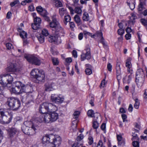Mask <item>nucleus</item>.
<instances>
[{
    "label": "nucleus",
    "mask_w": 147,
    "mask_h": 147,
    "mask_svg": "<svg viewBox=\"0 0 147 147\" xmlns=\"http://www.w3.org/2000/svg\"><path fill=\"white\" fill-rule=\"evenodd\" d=\"M14 73L8 74H4L0 76V83L5 86L10 87L11 84L14 76Z\"/></svg>",
    "instance_id": "1"
},
{
    "label": "nucleus",
    "mask_w": 147,
    "mask_h": 147,
    "mask_svg": "<svg viewBox=\"0 0 147 147\" xmlns=\"http://www.w3.org/2000/svg\"><path fill=\"white\" fill-rule=\"evenodd\" d=\"M59 118L58 114L56 111H51L49 113L46 114L44 115V118H42L40 121L44 120L47 123H50L56 121Z\"/></svg>",
    "instance_id": "2"
},
{
    "label": "nucleus",
    "mask_w": 147,
    "mask_h": 147,
    "mask_svg": "<svg viewBox=\"0 0 147 147\" xmlns=\"http://www.w3.org/2000/svg\"><path fill=\"white\" fill-rule=\"evenodd\" d=\"M6 103L10 109L13 110H18L20 106V101L14 97L8 98Z\"/></svg>",
    "instance_id": "3"
},
{
    "label": "nucleus",
    "mask_w": 147,
    "mask_h": 147,
    "mask_svg": "<svg viewBox=\"0 0 147 147\" xmlns=\"http://www.w3.org/2000/svg\"><path fill=\"white\" fill-rule=\"evenodd\" d=\"M145 77L143 70L141 68L138 69L136 72V82L139 87L142 86L145 80Z\"/></svg>",
    "instance_id": "4"
},
{
    "label": "nucleus",
    "mask_w": 147,
    "mask_h": 147,
    "mask_svg": "<svg viewBox=\"0 0 147 147\" xmlns=\"http://www.w3.org/2000/svg\"><path fill=\"white\" fill-rule=\"evenodd\" d=\"M91 58L90 48L89 46L86 47L81 55V60L83 61L85 59L89 60Z\"/></svg>",
    "instance_id": "5"
},
{
    "label": "nucleus",
    "mask_w": 147,
    "mask_h": 147,
    "mask_svg": "<svg viewBox=\"0 0 147 147\" xmlns=\"http://www.w3.org/2000/svg\"><path fill=\"white\" fill-rule=\"evenodd\" d=\"M56 16V15L55 14L52 17V21L50 22L49 23L50 27L51 28H54L55 30L60 26L59 23L57 20Z\"/></svg>",
    "instance_id": "6"
},
{
    "label": "nucleus",
    "mask_w": 147,
    "mask_h": 147,
    "mask_svg": "<svg viewBox=\"0 0 147 147\" xmlns=\"http://www.w3.org/2000/svg\"><path fill=\"white\" fill-rule=\"evenodd\" d=\"M22 101L27 105L32 104L34 102L33 98L31 95H28L25 96H23L22 98Z\"/></svg>",
    "instance_id": "7"
},
{
    "label": "nucleus",
    "mask_w": 147,
    "mask_h": 147,
    "mask_svg": "<svg viewBox=\"0 0 147 147\" xmlns=\"http://www.w3.org/2000/svg\"><path fill=\"white\" fill-rule=\"evenodd\" d=\"M12 118V115L7 112V109H5L4 114L2 116L1 119L5 123H8L11 121Z\"/></svg>",
    "instance_id": "8"
},
{
    "label": "nucleus",
    "mask_w": 147,
    "mask_h": 147,
    "mask_svg": "<svg viewBox=\"0 0 147 147\" xmlns=\"http://www.w3.org/2000/svg\"><path fill=\"white\" fill-rule=\"evenodd\" d=\"M41 19L40 18L37 17V32L38 30H39V32H40L41 31L42 32V35L45 36H47L49 34V33L48 30L45 29L41 30L40 24L41 22Z\"/></svg>",
    "instance_id": "9"
},
{
    "label": "nucleus",
    "mask_w": 147,
    "mask_h": 147,
    "mask_svg": "<svg viewBox=\"0 0 147 147\" xmlns=\"http://www.w3.org/2000/svg\"><path fill=\"white\" fill-rule=\"evenodd\" d=\"M22 131L26 134L28 135H33L35 134V130L30 128L28 127H26L25 126H22Z\"/></svg>",
    "instance_id": "10"
},
{
    "label": "nucleus",
    "mask_w": 147,
    "mask_h": 147,
    "mask_svg": "<svg viewBox=\"0 0 147 147\" xmlns=\"http://www.w3.org/2000/svg\"><path fill=\"white\" fill-rule=\"evenodd\" d=\"M37 122L36 121L32 122L30 121H25L22 126H25L33 129L36 130Z\"/></svg>",
    "instance_id": "11"
},
{
    "label": "nucleus",
    "mask_w": 147,
    "mask_h": 147,
    "mask_svg": "<svg viewBox=\"0 0 147 147\" xmlns=\"http://www.w3.org/2000/svg\"><path fill=\"white\" fill-rule=\"evenodd\" d=\"M56 137L53 135H47L43 137L42 140L45 142H49L52 144L53 142H54V141Z\"/></svg>",
    "instance_id": "12"
},
{
    "label": "nucleus",
    "mask_w": 147,
    "mask_h": 147,
    "mask_svg": "<svg viewBox=\"0 0 147 147\" xmlns=\"http://www.w3.org/2000/svg\"><path fill=\"white\" fill-rule=\"evenodd\" d=\"M19 70V68L15 63H11L7 68L8 72H15Z\"/></svg>",
    "instance_id": "13"
},
{
    "label": "nucleus",
    "mask_w": 147,
    "mask_h": 147,
    "mask_svg": "<svg viewBox=\"0 0 147 147\" xmlns=\"http://www.w3.org/2000/svg\"><path fill=\"white\" fill-rule=\"evenodd\" d=\"M27 61L32 64L37 65V58L34 55H27L25 56Z\"/></svg>",
    "instance_id": "14"
},
{
    "label": "nucleus",
    "mask_w": 147,
    "mask_h": 147,
    "mask_svg": "<svg viewBox=\"0 0 147 147\" xmlns=\"http://www.w3.org/2000/svg\"><path fill=\"white\" fill-rule=\"evenodd\" d=\"M65 32L63 28L60 26L55 30V35L61 38V36H64Z\"/></svg>",
    "instance_id": "15"
},
{
    "label": "nucleus",
    "mask_w": 147,
    "mask_h": 147,
    "mask_svg": "<svg viewBox=\"0 0 147 147\" xmlns=\"http://www.w3.org/2000/svg\"><path fill=\"white\" fill-rule=\"evenodd\" d=\"M49 41L50 42H54L55 43H61V40L60 37L55 35L50 36L48 39Z\"/></svg>",
    "instance_id": "16"
},
{
    "label": "nucleus",
    "mask_w": 147,
    "mask_h": 147,
    "mask_svg": "<svg viewBox=\"0 0 147 147\" xmlns=\"http://www.w3.org/2000/svg\"><path fill=\"white\" fill-rule=\"evenodd\" d=\"M45 78V73L44 71L41 69L38 71V74H37V81L39 82H43Z\"/></svg>",
    "instance_id": "17"
},
{
    "label": "nucleus",
    "mask_w": 147,
    "mask_h": 147,
    "mask_svg": "<svg viewBox=\"0 0 147 147\" xmlns=\"http://www.w3.org/2000/svg\"><path fill=\"white\" fill-rule=\"evenodd\" d=\"M128 75L126 76L123 78V82L129 83L132 78L134 77L132 72H128Z\"/></svg>",
    "instance_id": "18"
},
{
    "label": "nucleus",
    "mask_w": 147,
    "mask_h": 147,
    "mask_svg": "<svg viewBox=\"0 0 147 147\" xmlns=\"http://www.w3.org/2000/svg\"><path fill=\"white\" fill-rule=\"evenodd\" d=\"M39 111L41 113H45L48 112L46 102H44L40 105Z\"/></svg>",
    "instance_id": "19"
},
{
    "label": "nucleus",
    "mask_w": 147,
    "mask_h": 147,
    "mask_svg": "<svg viewBox=\"0 0 147 147\" xmlns=\"http://www.w3.org/2000/svg\"><path fill=\"white\" fill-rule=\"evenodd\" d=\"M55 94L52 95L51 99L52 101L57 103H62L63 100V98H61L59 96H55Z\"/></svg>",
    "instance_id": "20"
},
{
    "label": "nucleus",
    "mask_w": 147,
    "mask_h": 147,
    "mask_svg": "<svg viewBox=\"0 0 147 147\" xmlns=\"http://www.w3.org/2000/svg\"><path fill=\"white\" fill-rule=\"evenodd\" d=\"M46 104L47 108L48 111H56L58 110L57 108L53 104L46 102Z\"/></svg>",
    "instance_id": "21"
},
{
    "label": "nucleus",
    "mask_w": 147,
    "mask_h": 147,
    "mask_svg": "<svg viewBox=\"0 0 147 147\" xmlns=\"http://www.w3.org/2000/svg\"><path fill=\"white\" fill-rule=\"evenodd\" d=\"M31 88V86L29 85H25L23 84L22 86V93L25 92L26 93L29 92L30 91V89Z\"/></svg>",
    "instance_id": "22"
},
{
    "label": "nucleus",
    "mask_w": 147,
    "mask_h": 147,
    "mask_svg": "<svg viewBox=\"0 0 147 147\" xmlns=\"http://www.w3.org/2000/svg\"><path fill=\"white\" fill-rule=\"evenodd\" d=\"M17 132V130L15 128H11L8 130V134L10 137H13Z\"/></svg>",
    "instance_id": "23"
},
{
    "label": "nucleus",
    "mask_w": 147,
    "mask_h": 147,
    "mask_svg": "<svg viewBox=\"0 0 147 147\" xmlns=\"http://www.w3.org/2000/svg\"><path fill=\"white\" fill-rule=\"evenodd\" d=\"M59 13L61 18H62L64 15H66L67 13L66 9L62 7L59 9Z\"/></svg>",
    "instance_id": "24"
},
{
    "label": "nucleus",
    "mask_w": 147,
    "mask_h": 147,
    "mask_svg": "<svg viewBox=\"0 0 147 147\" xmlns=\"http://www.w3.org/2000/svg\"><path fill=\"white\" fill-rule=\"evenodd\" d=\"M125 66L127 68V71L128 72H132V65L130 61L128 59L125 63Z\"/></svg>",
    "instance_id": "25"
},
{
    "label": "nucleus",
    "mask_w": 147,
    "mask_h": 147,
    "mask_svg": "<svg viewBox=\"0 0 147 147\" xmlns=\"http://www.w3.org/2000/svg\"><path fill=\"white\" fill-rule=\"evenodd\" d=\"M53 4L55 7L57 8L61 7L63 6V3L60 0H53Z\"/></svg>",
    "instance_id": "26"
},
{
    "label": "nucleus",
    "mask_w": 147,
    "mask_h": 147,
    "mask_svg": "<svg viewBox=\"0 0 147 147\" xmlns=\"http://www.w3.org/2000/svg\"><path fill=\"white\" fill-rule=\"evenodd\" d=\"M61 138L60 137H56L54 141V142L52 143L54 144L55 147H58L61 144Z\"/></svg>",
    "instance_id": "27"
},
{
    "label": "nucleus",
    "mask_w": 147,
    "mask_h": 147,
    "mask_svg": "<svg viewBox=\"0 0 147 147\" xmlns=\"http://www.w3.org/2000/svg\"><path fill=\"white\" fill-rule=\"evenodd\" d=\"M12 91L15 94H19L22 93L21 88L16 87L13 86L12 87Z\"/></svg>",
    "instance_id": "28"
},
{
    "label": "nucleus",
    "mask_w": 147,
    "mask_h": 147,
    "mask_svg": "<svg viewBox=\"0 0 147 147\" xmlns=\"http://www.w3.org/2000/svg\"><path fill=\"white\" fill-rule=\"evenodd\" d=\"M47 12V11L40 6L37 7V12L41 16L45 14Z\"/></svg>",
    "instance_id": "29"
},
{
    "label": "nucleus",
    "mask_w": 147,
    "mask_h": 147,
    "mask_svg": "<svg viewBox=\"0 0 147 147\" xmlns=\"http://www.w3.org/2000/svg\"><path fill=\"white\" fill-rule=\"evenodd\" d=\"M146 0H140V3L138 6L139 11H141L143 9V6L145 4V1Z\"/></svg>",
    "instance_id": "30"
},
{
    "label": "nucleus",
    "mask_w": 147,
    "mask_h": 147,
    "mask_svg": "<svg viewBox=\"0 0 147 147\" xmlns=\"http://www.w3.org/2000/svg\"><path fill=\"white\" fill-rule=\"evenodd\" d=\"M30 75L32 78L35 79V82H36V80L37 79V72L36 69H32L30 72Z\"/></svg>",
    "instance_id": "31"
},
{
    "label": "nucleus",
    "mask_w": 147,
    "mask_h": 147,
    "mask_svg": "<svg viewBox=\"0 0 147 147\" xmlns=\"http://www.w3.org/2000/svg\"><path fill=\"white\" fill-rule=\"evenodd\" d=\"M22 30V29L20 28H19L18 29V31L20 32V36L22 38H26L27 35V33L23 31H22L21 32Z\"/></svg>",
    "instance_id": "32"
},
{
    "label": "nucleus",
    "mask_w": 147,
    "mask_h": 147,
    "mask_svg": "<svg viewBox=\"0 0 147 147\" xmlns=\"http://www.w3.org/2000/svg\"><path fill=\"white\" fill-rule=\"evenodd\" d=\"M104 143H103L102 140H100L97 144L96 143H94L93 144L92 147H105Z\"/></svg>",
    "instance_id": "33"
},
{
    "label": "nucleus",
    "mask_w": 147,
    "mask_h": 147,
    "mask_svg": "<svg viewBox=\"0 0 147 147\" xmlns=\"http://www.w3.org/2000/svg\"><path fill=\"white\" fill-rule=\"evenodd\" d=\"M137 17L136 14L134 13H132L131 16L130 18V20L129 21V23H132L133 24L135 22V20L137 18Z\"/></svg>",
    "instance_id": "34"
},
{
    "label": "nucleus",
    "mask_w": 147,
    "mask_h": 147,
    "mask_svg": "<svg viewBox=\"0 0 147 147\" xmlns=\"http://www.w3.org/2000/svg\"><path fill=\"white\" fill-rule=\"evenodd\" d=\"M23 84L20 81H16L14 82L12 84L13 86L18 87L19 88H22Z\"/></svg>",
    "instance_id": "35"
},
{
    "label": "nucleus",
    "mask_w": 147,
    "mask_h": 147,
    "mask_svg": "<svg viewBox=\"0 0 147 147\" xmlns=\"http://www.w3.org/2000/svg\"><path fill=\"white\" fill-rule=\"evenodd\" d=\"M82 19L84 21H88L89 20V17L88 13L85 12L83 15Z\"/></svg>",
    "instance_id": "36"
},
{
    "label": "nucleus",
    "mask_w": 147,
    "mask_h": 147,
    "mask_svg": "<svg viewBox=\"0 0 147 147\" xmlns=\"http://www.w3.org/2000/svg\"><path fill=\"white\" fill-rule=\"evenodd\" d=\"M71 20V18L69 15H67L65 16V19L64 22V23L65 25H66L67 23L69 22Z\"/></svg>",
    "instance_id": "37"
},
{
    "label": "nucleus",
    "mask_w": 147,
    "mask_h": 147,
    "mask_svg": "<svg viewBox=\"0 0 147 147\" xmlns=\"http://www.w3.org/2000/svg\"><path fill=\"white\" fill-rule=\"evenodd\" d=\"M120 63H117L116 65V74H121V68L120 67Z\"/></svg>",
    "instance_id": "38"
},
{
    "label": "nucleus",
    "mask_w": 147,
    "mask_h": 147,
    "mask_svg": "<svg viewBox=\"0 0 147 147\" xmlns=\"http://www.w3.org/2000/svg\"><path fill=\"white\" fill-rule=\"evenodd\" d=\"M135 103L134 105V107L136 109H138L140 105V102L138 98H136L134 100Z\"/></svg>",
    "instance_id": "39"
},
{
    "label": "nucleus",
    "mask_w": 147,
    "mask_h": 147,
    "mask_svg": "<svg viewBox=\"0 0 147 147\" xmlns=\"http://www.w3.org/2000/svg\"><path fill=\"white\" fill-rule=\"evenodd\" d=\"M52 61L54 65H58L59 63V61L57 58L52 57Z\"/></svg>",
    "instance_id": "40"
},
{
    "label": "nucleus",
    "mask_w": 147,
    "mask_h": 147,
    "mask_svg": "<svg viewBox=\"0 0 147 147\" xmlns=\"http://www.w3.org/2000/svg\"><path fill=\"white\" fill-rule=\"evenodd\" d=\"M87 114L89 117H93L94 116V111L92 110H90L88 111Z\"/></svg>",
    "instance_id": "41"
},
{
    "label": "nucleus",
    "mask_w": 147,
    "mask_h": 147,
    "mask_svg": "<svg viewBox=\"0 0 147 147\" xmlns=\"http://www.w3.org/2000/svg\"><path fill=\"white\" fill-rule=\"evenodd\" d=\"M45 90L47 91H51L53 90V88L51 86L50 84H46Z\"/></svg>",
    "instance_id": "42"
},
{
    "label": "nucleus",
    "mask_w": 147,
    "mask_h": 147,
    "mask_svg": "<svg viewBox=\"0 0 147 147\" xmlns=\"http://www.w3.org/2000/svg\"><path fill=\"white\" fill-rule=\"evenodd\" d=\"M34 22V23L32 24V28L33 30V32H36L37 30V22Z\"/></svg>",
    "instance_id": "43"
},
{
    "label": "nucleus",
    "mask_w": 147,
    "mask_h": 147,
    "mask_svg": "<svg viewBox=\"0 0 147 147\" xmlns=\"http://www.w3.org/2000/svg\"><path fill=\"white\" fill-rule=\"evenodd\" d=\"M92 126L94 129H97L99 126V124L96 121H93Z\"/></svg>",
    "instance_id": "44"
},
{
    "label": "nucleus",
    "mask_w": 147,
    "mask_h": 147,
    "mask_svg": "<svg viewBox=\"0 0 147 147\" xmlns=\"http://www.w3.org/2000/svg\"><path fill=\"white\" fill-rule=\"evenodd\" d=\"M47 12L45 14H43L42 16L44 18L45 20L47 21L50 22V20L49 18L47 16Z\"/></svg>",
    "instance_id": "45"
},
{
    "label": "nucleus",
    "mask_w": 147,
    "mask_h": 147,
    "mask_svg": "<svg viewBox=\"0 0 147 147\" xmlns=\"http://www.w3.org/2000/svg\"><path fill=\"white\" fill-rule=\"evenodd\" d=\"M74 19L75 22L77 23H79L81 21L80 18L79 16L78 15H76L74 17Z\"/></svg>",
    "instance_id": "46"
},
{
    "label": "nucleus",
    "mask_w": 147,
    "mask_h": 147,
    "mask_svg": "<svg viewBox=\"0 0 147 147\" xmlns=\"http://www.w3.org/2000/svg\"><path fill=\"white\" fill-rule=\"evenodd\" d=\"M83 138V135L82 134H81L77 137L76 140L78 142H80L81 141Z\"/></svg>",
    "instance_id": "47"
},
{
    "label": "nucleus",
    "mask_w": 147,
    "mask_h": 147,
    "mask_svg": "<svg viewBox=\"0 0 147 147\" xmlns=\"http://www.w3.org/2000/svg\"><path fill=\"white\" fill-rule=\"evenodd\" d=\"M75 12L78 14H81L82 13V10L80 8L76 7L75 9Z\"/></svg>",
    "instance_id": "48"
},
{
    "label": "nucleus",
    "mask_w": 147,
    "mask_h": 147,
    "mask_svg": "<svg viewBox=\"0 0 147 147\" xmlns=\"http://www.w3.org/2000/svg\"><path fill=\"white\" fill-rule=\"evenodd\" d=\"M43 60L40 57H37V65H39L43 63Z\"/></svg>",
    "instance_id": "49"
},
{
    "label": "nucleus",
    "mask_w": 147,
    "mask_h": 147,
    "mask_svg": "<svg viewBox=\"0 0 147 147\" xmlns=\"http://www.w3.org/2000/svg\"><path fill=\"white\" fill-rule=\"evenodd\" d=\"M6 46L7 47V50H10L13 48V47L12 45L10 43H7L6 45Z\"/></svg>",
    "instance_id": "50"
},
{
    "label": "nucleus",
    "mask_w": 147,
    "mask_h": 147,
    "mask_svg": "<svg viewBox=\"0 0 147 147\" xmlns=\"http://www.w3.org/2000/svg\"><path fill=\"white\" fill-rule=\"evenodd\" d=\"M117 33L120 35H123L124 33V30L123 29H119L117 30Z\"/></svg>",
    "instance_id": "51"
},
{
    "label": "nucleus",
    "mask_w": 147,
    "mask_h": 147,
    "mask_svg": "<svg viewBox=\"0 0 147 147\" xmlns=\"http://www.w3.org/2000/svg\"><path fill=\"white\" fill-rule=\"evenodd\" d=\"M19 3L20 2L18 0H16L14 1L11 2L10 3V5L11 7H12L15 5Z\"/></svg>",
    "instance_id": "52"
},
{
    "label": "nucleus",
    "mask_w": 147,
    "mask_h": 147,
    "mask_svg": "<svg viewBox=\"0 0 147 147\" xmlns=\"http://www.w3.org/2000/svg\"><path fill=\"white\" fill-rule=\"evenodd\" d=\"M39 42L40 43H43L44 42V36L40 35L38 38Z\"/></svg>",
    "instance_id": "53"
},
{
    "label": "nucleus",
    "mask_w": 147,
    "mask_h": 147,
    "mask_svg": "<svg viewBox=\"0 0 147 147\" xmlns=\"http://www.w3.org/2000/svg\"><path fill=\"white\" fill-rule=\"evenodd\" d=\"M80 114V112L79 111H76L74 112L73 114V116L74 118L76 119L78 117L79 115Z\"/></svg>",
    "instance_id": "54"
},
{
    "label": "nucleus",
    "mask_w": 147,
    "mask_h": 147,
    "mask_svg": "<svg viewBox=\"0 0 147 147\" xmlns=\"http://www.w3.org/2000/svg\"><path fill=\"white\" fill-rule=\"evenodd\" d=\"M133 138L132 140L133 141L135 140H138L139 138L137 136V135L135 133H132Z\"/></svg>",
    "instance_id": "55"
},
{
    "label": "nucleus",
    "mask_w": 147,
    "mask_h": 147,
    "mask_svg": "<svg viewBox=\"0 0 147 147\" xmlns=\"http://www.w3.org/2000/svg\"><path fill=\"white\" fill-rule=\"evenodd\" d=\"M86 74L87 75H90L92 73V70L89 68H86L85 71Z\"/></svg>",
    "instance_id": "56"
},
{
    "label": "nucleus",
    "mask_w": 147,
    "mask_h": 147,
    "mask_svg": "<svg viewBox=\"0 0 147 147\" xmlns=\"http://www.w3.org/2000/svg\"><path fill=\"white\" fill-rule=\"evenodd\" d=\"M93 36H96L98 37H99L100 38L102 36V33L101 31H98L96 32L95 34L93 35Z\"/></svg>",
    "instance_id": "57"
},
{
    "label": "nucleus",
    "mask_w": 147,
    "mask_h": 147,
    "mask_svg": "<svg viewBox=\"0 0 147 147\" xmlns=\"http://www.w3.org/2000/svg\"><path fill=\"white\" fill-rule=\"evenodd\" d=\"M132 145L134 147H139V143L137 141H134L132 143Z\"/></svg>",
    "instance_id": "58"
},
{
    "label": "nucleus",
    "mask_w": 147,
    "mask_h": 147,
    "mask_svg": "<svg viewBox=\"0 0 147 147\" xmlns=\"http://www.w3.org/2000/svg\"><path fill=\"white\" fill-rule=\"evenodd\" d=\"M32 0H25L22 1L21 4L22 5H26V3H30L32 2Z\"/></svg>",
    "instance_id": "59"
},
{
    "label": "nucleus",
    "mask_w": 147,
    "mask_h": 147,
    "mask_svg": "<svg viewBox=\"0 0 147 147\" xmlns=\"http://www.w3.org/2000/svg\"><path fill=\"white\" fill-rule=\"evenodd\" d=\"M82 145V144L78 142H76L73 144L72 146V147H80V146H81Z\"/></svg>",
    "instance_id": "60"
},
{
    "label": "nucleus",
    "mask_w": 147,
    "mask_h": 147,
    "mask_svg": "<svg viewBox=\"0 0 147 147\" xmlns=\"http://www.w3.org/2000/svg\"><path fill=\"white\" fill-rule=\"evenodd\" d=\"M77 126V124L76 123L75 124H72L71 126V129H72L74 131H75L76 130V127Z\"/></svg>",
    "instance_id": "61"
},
{
    "label": "nucleus",
    "mask_w": 147,
    "mask_h": 147,
    "mask_svg": "<svg viewBox=\"0 0 147 147\" xmlns=\"http://www.w3.org/2000/svg\"><path fill=\"white\" fill-rule=\"evenodd\" d=\"M32 15L34 18V22H37V16L36 13H32Z\"/></svg>",
    "instance_id": "62"
},
{
    "label": "nucleus",
    "mask_w": 147,
    "mask_h": 147,
    "mask_svg": "<svg viewBox=\"0 0 147 147\" xmlns=\"http://www.w3.org/2000/svg\"><path fill=\"white\" fill-rule=\"evenodd\" d=\"M51 86H52V88H53V90L55 89L57 87V85L55 83L52 82L51 84Z\"/></svg>",
    "instance_id": "63"
},
{
    "label": "nucleus",
    "mask_w": 147,
    "mask_h": 147,
    "mask_svg": "<svg viewBox=\"0 0 147 147\" xmlns=\"http://www.w3.org/2000/svg\"><path fill=\"white\" fill-rule=\"evenodd\" d=\"M141 22L142 24L144 26L147 25V20L144 19H142Z\"/></svg>",
    "instance_id": "64"
}]
</instances>
